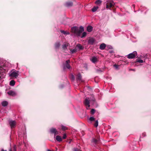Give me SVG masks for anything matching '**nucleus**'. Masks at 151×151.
<instances>
[{
    "label": "nucleus",
    "mask_w": 151,
    "mask_h": 151,
    "mask_svg": "<svg viewBox=\"0 0 151 151\" xmlns=\"http://www.w3.org/2000/svg\"><path fill=\"white\" fill-rule=\"evenodd\" d=\"M101 2L102 1L101 0H97L95 3L97 5H100L101 4Z\"/></svg>",
    "instance_id": "5701e85b"
},
{
    "label": "nucleus",
    "mask_w": 151,
    "mask_h": 151,
    "mask_svg": "<svg viewBox=\"0 0 151 151\" xmlns=\"http://www.w3.org/2000/svg\"><path fill=\"white\" fill-rule=\"evenodd\" d=\"M84 31V28L82 26L80 27V29H78L76 35L79 36Z\"/></svg>",
    "instance_id": "39448f33"
},
{
    "label": "nucleus",
    "mask_w": 151,
    "mask_h": 151,
    "mask_svg": "<svg viewBox=\"0 0 151 151\" xmlns=\"http://www.w3.org/2000/svg\"><path fill=\"white\" fill-rule=\"evenodd\" d=\"M72 140L71 139L69 140V141H68V142L69 144H70L71 143V142H72Z\"/></svg>",
    "instance_id": "c9c22d12"
},
{
    "label": "nucleus",
    "mask_w": 151,
    "mask_h": 151,
    "mask_svg": "<svg viewBox=\"0 0 151 151\" xmlns=\"http://www.w3.org/2000/svg\"><path fill=\"white\" fill-rule=\"evenodd\" d=\"M50 132L51 133L54 134L55 135H57L58 134V132L55 128H52L50 129Z\"/></svg>",
    "instance_id": "f8f14e48"
},
{
    "label": "nucleus",
    "mask_w": 151,
    "mask_h": 151,
    "mask_svg": "<svg viewBox=\"0 0 151 151\" xmlns=\"http://www.w3.org/2000/svg\"><path fill=\"white\" fill-rule=\"evenodd\" d=\"M62 129H63L64 130H66L67 129V128L66 127L64 126H62Z\"/></svg>",
    "instance_id": "473e14b6"
},
{
    "label": "nucleus",
    "mask_w": 151,
    "mask_h": 151,
    "mask_svg": "<svg viewBox=\"0 0 151 151\" xmlns=\"http://www.w3.org/2000/svg\"><path fill=\"white\" fill-rule=\"evenodd\" d=\"M93 100V101H94V99H93V100Z\"/></svg>",
    "instance_id": "a18cd8bd"
},
{
    "label": "nucleus",
    "mask_w": 151,
    "mask_h": 151,
    "mask_svg": "<svg viewBox=\"0 0 151 151\" xmlns=\"http://www.w3.org/2000/svg\"><path fill=\"white\" fill-rule=\"evenodd\" d=\"M1 151H7V150H4L3 149H1Z\"/></svg>",
    "instance_id": "79ce46f5"
},
{
    "label": "nucleus",
    "mask_w": 151,
    "mask_h": 151,
    "mask_svg": "<svg viewBox=\"0 0 151 151\" xmlns=\"http://www.w3.org/2000/svg\"><path fill=\"white\" fill-rule=\"evenodd\" d=\"M6 70L4 68L0 67V80L5 78Z\"/></svg>",
    "instance_id": "f03ea898"
},
{
    "label": "nucleus",
    "mask_w": 151,
    "mask_h": 151,
    "mask_svg": "<svg viewBox=\"0 0 151 151\" xmlns=\"http://www.w3.org/2000/svg\"><path fill=\"white\" fill-rule=\"evenodd\" d=\"M106 47V45L104 43H102L101 44L99 47L100 49L101 50H103L105 49Z\"/></svg>",
    "instance_id": "dca6fc26"
},
{
    "label": "nucleus",
    "mask_w": 151,
    "mask_h": 151,
    "mask_svg": "<svg viewBox=\"0 0 151 151\" xmlns=\"http://www.w3.org/2000/svg\"><path fill=\"white\" fill-rule=\"evenodd\" d=\"M87 33L86 32H84L82 36L81 37V38H83L85 37Z\"/></svg>",
    "instance_id": "a878e982"
},
{
    "label": "nucleus",
    "mask_w": 151,
    "mask_h": 151,
    "mask_svg": "<svg viewBox=\"0 0 151 151\" xmlns=\"http://www.w3.org/2000/svg\"><path fill=\"white\" fill-rule=\"evenodd\" d=\"M60 45L59 42H57L55 44V47L56 48H57L59 47Z\"/></svg>",
    "instance_id": "393cba45"
},
{
    "label": "nucleus",
    "mask_w": 151,
    "mask_h": 151,
    "mask_svg": "<svg viewBox=\"0 0 151 151\" xmlns=\"http://www.w3.org/2000/svg\"><path fill=\"white\" fill-rule=\"evenodd\" d=\"M95 112V110L93 109H92L91 111V114H93Z\"/></svg>",
    "instance_id": "c756f323"
},
{
    "label": "nucleus",
    "mask_w": 151,
    "mask_h": 151,
    "mask_svg": "<svg viewBox=\"0 0 151 151\" xmlns=\"http://www.w3.org/2000/svg\"><path fill=\"white\" fill-rule=\"evenodd\" d=\"M114 67H115L116 68H117L118 67V66L116 65H114Z\"/></svg>",
    "instance_id": "e433bc0d"
},
{
    "label": "nucleus",
    "mask_w": 151,
    "mask_h": 151,
    "mask_svg": "<svg viewBox=\"0 0 151 151\" xmlns=\"http://www.w3.org/2000/svg\"><path fill=\"white\" fill-rule=\"evenodd\" d=\"M95 41V39L93 38H90L88 41V43L90 45H93Z\"/></svg>",
    "instance_id": "9b49d317"
},
{
    "label": "nucleus",
    "mask_w": 151,
    "mask_h": 151,
    "mask_svg": "<svg viewBox=\"0 0 151 151\" xmlns=\"http://www.w3.org/2000/svg\"><path fill=\"white\" fill-rule=\"evenodd\" d=\"M97 141V140L96 139L94 138L92 140V142H94L95 143H96Z\"/></svg>",
    "instance_id": "c85d7f7f"
},
{
    "label": "nucleus",
    "mask_w": 151,
    "mask_h": 151,
    "mask_svg": "<svg viewBox=\"0 0 151 151\" xmlns=\"http://www.w3.org/2000/svg\"><path fill=\"white\" fill-rule=\"evenodd\" d=\"M9 123L12 128H14L16 124V121L12 120H9Z\"/></svg>",
    "instance_id": "0eeeda50"
},
{
    "label": "nucleus",
    "mask_w": 151,
    "mask_h": 151,
    "mask_svg": "<svg viewBox=\"0 0 151 151\" xmlns=\"http://www.w3.org/2000/svg\"><path fill=\"white\" fill-rule=\"evenodd\" d=\"M98 121L97 120L95 122V123L94 124V126L96 127H97L98 126Z\"/></svg>",
    "instance_id": "cd10ccee"
},
{
    "label": "nucleus",
    "mask_w": 151,
    "mask_h": 151,
    "mask_svg": "<svg viewBox=\"0 0 151 151\" xmlns=\"http://www.w3.org/2000/svg\"><path fill=\"white\" fill-rule=\"evenodd\" d=\"M78 27H74L71 28V32L76 35Z\"/></svg>",
    "instance_id": "1a4fd4ad"
},
{
    "label": "nucleus",
    "mask_w": 151,
    "mask_h": 151,
    "mask_svg": "<svg viewBox=\"0 0 151 151\" xmlns=\"http://www.w3.org/2000/svg\"><path fill=\"white\" fill-rule=\"evenodd\" d=\"M47 151H50V150H47Z\"/></svg>",
    "instance_id": "c03bdc74"
},
{
    "label": "nucleus",
    "mask_w": 151,
    "mask_h": 151,
    "mask_svg": "<svg viewBox=\"0 0 151 151\" xmlns=\"http://www.w3.org/2000/svg\"><path fill=\"white\" fill-rule=\"evenodd\" d=\"M97 10H92V12H95Z\"/></svg>",
    "instance_id": "58836bf2"
},
{
    "label": "nucleus",
    "mask_w": 151,
    "mask_h": 151,
    "mask_svg": "<svg viewBox=\"0 0 151 151\" xmlns=\"http://www.w3.org/2000/svg\"><path fill=\"white\" fill-rule=\"evenodd\" d=\"M104 4L106 6V9H110L111 8L113 9L114 3L112 0H108L104 3Z\"/></svg>",
    "instance_id": "f257e3e1"
},
{
    "label": "nucleus",
    "mask_w": 151,
    "mask_h": 151,
    "mask_svg": "<svg viewBox=\"0 0 151 151\" xmlns=\"http://www.w3.org/2000/svg\"><path fill=\"white\" fill-rule=\"evenodd\" d=\"M72 78H73V80H74V79L75 78H74V76L73 75H72Z\"/></svg>",
    "instance_id": "ea45409f"
},
{
    "label": "nucleus",
    "mask_w": 151,
    "mask_h": 151,
    "mask_svg": "<svg viewBox=\"0 0 151 151\" xmlns=\"http://www.w3.org/2000/svg\"><path fill=\"white\" fill-rule=\"evenodd\" d=\"M113 51H112V50H111V51H109V52H110V53H113Z\"/></svg>",
    "instance_id": "a19ab883"
},
{
    "label": "nucleus",
    "mask_w": 151,
    "mask_h": 151,
    "mask_svg": "<svg viewBox=\"0 0 151 151\" xmlns=\"http://www.w3.org/2000/svg\"><path fill=\"white\" fill-rule=\"evenodd\" d=\"M76 46L79 48V50H83V47L79 44H77Z\"/></svg>",
    "instance_id": "aec40b11"
},
{
    "label": "nucleus",
    "mask_w": 151,
    "mask_h": 151,
    "mask_svg": "<svg viewBox=\"0 0 151 151\" xmlns=\"http://www.w3.org/2000/svg\"><path fill=\"white\" fill-rule=\"evenodd\" d=\"M73 3L71 2H67L65 4V6L66 7H69L72 6Z\"/></svg>",
    "instance_id": "2eb2a0df"
},
{
    "label": "nucleus",
    "mask_w": 151,
    "mask_h": 151,
    "mask_svg": "<svg viewBox=\"0 0 151 151\" xmlns=\"http://www.w3.org/2000/svg\"><path fill=\"white\" fill-rule=\"evenodd\" d=\"M61 32L64 34L69 35L70 33L68 32L65 31L63 30H61Z\"/></svg>",
    "instance_id": "b1692460"
},
{
    "label": "nucleus",
    "mask_w": 151,
    "mask_h": 151,
    "mask_svg": "<svg viewBox=\"0 0 151 151\" xmlns=\"http://www.w3.org/2000/svg\"><path fill=\"white\" fill-rule=\"evenodd\" d=\"M18 73V71L15 70V71H13L10 75V76L11 77L17 78L19 75Z\"/></svg>",
    "instance_id": "423d86ee"
},
{
    "label": "nucleus",
    "mask_w": 151,
    "mask_h": 151,
    "mask_svg": "<svg viewBox=\"0 0 151 151\" xmlns=\"http://www.w3.org/2000/svg\"><path fill=\"white\" fill-rule=\"evenodd\" d=\"M1 104L2 106L5 107L8 105V103L6 101H4L1 102Z\"/></svg>",
    "instance_id": "a211bd4d"
},
{
    "label": "nucleus",
    "mask_w": 151,
    "mask_h": 151,
    "mask_svg": "<svg viewBox=\"0 0 151 151\" xmlns=\"http://www.w3.org/2000/svg\"><path fill=\"white\" fill-rule=\"evenodd\" d=\"M7 93L9 95L15 96L16 95L15 92L13 91H9L7 92Z\"/></svg>",
    "instance_id": "ddd939ff"
},
{
    "label": "nucleus",
    "mask_w": 151,
    "mask_h": 151,
    "mask_svg": "<svg viewBox=\"0 0 151 151\" xmlns=\"http://www.w3.org/2000/svg\"><path fill=\"white\" fill-rule=\"evenodd\" d=\"M71 52L72 53H73L75 52H76L77 51V50L76 49H74L73 50H70Z\"/></svg>",
    "instance_id": "bb28decb"
},
{
    "label": "nucleus",
    "mask_w": 151,
    "mask_h": 151,
    "mask_svg": "<svg viewBox=\"0 0 151 151\" xmlns=\"http://www.w3.org/2000/svg\"><path fill=\"white\" fill-rule=\"evenodd\" d=\"M14 150L15 151H16V150L15 149V148H14Z\"/></svg>",
    "instance_id": "49530a36"
},
{
    "label": "nucleus",
    "mask_w": 151,
    "mask_h": 151,
    "mask_svg": "<svg viewBox=\"0 0 151 151\" xmlns=\"http://www.w3.org/2000/svg\"><path fill=\"white\" fill-rule=\"evenodd\" d=\"M137 62H138L139 63H143V60L141 59H139V60L138 59L137 60Z\"/></svg>",
    "instance_id": "2f4dec72"
},
{
    "label": "nucleus",
    "mask_w": 151,
    "mask_h": 151,
    "mask_svg": "<svg viewBox=\"0 0 151 151\" xmlns=\"http://www.w3.org/2000/svg\"><path fill=\"white\" fill-rule=\"evenodd\" d=\"M137 53L136 51H134L133 52L127 55V57L129 59L134 58L137 55Z\"/></svg>",
    "instance_id": "7ed1b4c3"
},
{
    "label": "nucleus",
    "mask_w": 151,
    "mask_h": 151,
    "mask_svg": "<svg viewBox=\"0 0 151 151\" xmlns=\"http://www.w3.org/2000/svg\"><path fill=\"white\" fill-rule=\"evenodd\" d=\"M15 84V82L13 80L11 81L10 82V85L12 86H13Z\"/></svg>",
    "instance_id": "412c9836"
},
{
    "label": "nucleus",
    "mask_w": 151,
    "mask_h": 151,
    "mask_svg": "<svg viewBox=\"0 0 151 151\" xmlns=\"http://www.w3.org/2000/svg\"><path fill=\"white\" fill-rule=\"evenodd\" d=\"M76 79L77 81H79V82H83V81L82 79V77L81 75L79 73L78 74L76 77Z\"/></svg>",
    "instance_id": "9d476101"
},
{
    "label": "nucleus",
    "mask_w": 151,
    "mask_h": 151,
    "mask_svg": "<svg viewBox=\"0 0 151 151\" xmlns=\"http://www.w3.org/2000/svg\"><path fill=\"white\" fill-rule=\"evenodd\" d=\"M55 139L57 141L59 142L62 141V140L61 137L59 136H57L55 138Z\"/></svg>",
    "instance_id": "6ab92c4d"
},
{
    "label": "nucleus",
    "mask_w": 151,
    "mask_h": 151,
    "mask_svg": "<svg viewBox=\"0 0 151 151\" xmlns=\"http://www.w3.org/2000/svg\"><path fill=\"white\" fill-rule=\"evenodd\" d=\"M91 60L93 63H95L97 61V59L96 57L94 56L92 57Z\"/></svg>",
    "instance_id": "4468645a"
},
{
    "label": "nucleus",
    "mask_w": 151,
    "mask_h": 151,
    "mask_svg": "<svg viewBox=\"0 0 151 151\" xmlns=\"http://www.w3.org/2000/svg\"><path fill=\"white\" fill-rule=\"evenodd\" d=\"M90 102H91V100L89 99V98H86L85 99L84 102V104L86 106L87 109H89Z\"/></svg>",
    "instance_id": "20e7f679"
},
{
    "label": "nucleus",
    "mask_w": 151,
    "mask_h": 151,
    "mask_svg": "<svg viewBox=\"0 0 151 151\" xmlns=\"http://www.w3.org/2000/svg\"><path fill=\"white\" fill-rule=\"evenodd\" d=\"M78 150L77 148H74L73 149V151H78Z\"/></svg>",
    "instance_id": "4c0bfd02"
},
{
    "label": "nucleus",
    "mask_w": 151,
    "mask_h": 151,
    "mask_svg": "<svg viewBox=\"0 0 151 151\" xmlns=\"http://www.w3.org/2000/svg\"><path fill=\"white\" fill-rule=\"evenodd\" d=\"M9 151H12V149L11 148H10V149H9Z\"/></svg>",
    "instance_id": "37998d69"
},
{
    "label": "nucleus",
    "mask_w": 151,
    "mask_h": 151,
    "mask_svg": "<svg viewBox=\"0 0 151 151\" xmlns=\"http://www.w3.org/2000/svg\"><path fill=\"white\" fill-rule=\"evenodd\" d=\"M68 46V43H66L63 45L62 47L64 49H67V47Z\"/></svg>",
    "instance_id": "4be33fe9"
},
{
    "label": "nucleus",
    "mask_w": 151,
    "mask_h": 151,
    "mask_svg": "<svg viewBox=\"0 0 151 151\" xmlns=\"http://www.w3.org/2000/svg\"><path fill=\"white\" fill-rule=\"evenodd\" d=\"M99 7L98 6H94L91 9H97Z\"/></svg>",
    "instance_id": "72a5a7b5"
},
{
    "label": "nucleus",
    "mask_w": 151,
    "mask_h": 151,
    "mask_svg": "<svg viewBox=\"0 0 151 151\" xmlns=\"http://www.w3.org/2000/svg\"><path fill=\"white\" fill-rule=\"evenodd\" d=\"M66 135L65 134L63 136V139H65L66 138Z\"/></svg>",
    "instance_id": "f704fd0d"
},
{
    "label": "nucleus",
    "mask_w": 151,
    "mask_h": 151,
    "mask_svg": "<svg viewBox=\"0 0 151 151\" xmlns=\"http://www.w3.org/2000/svg\"><path fill=\"white\" fill-rule=\"evenodd\" d=\"M70 62V61L69 60H68L66 61V64L65 65H63V68L64 69H65L66 68L68 69L70 68V65L69 64Z\"/></svg>",
    "instance_id": "6e6552de"
},
{
    "label": "nucleus",
    "mask_w": 151,
    "mask_h": 151,
    "mask_svg": "<svg viewBox=\"0 0 151 151\" xmlns=\"http://www.w3.org/2000/svg\"><path fill=\"white\" fill-rule=\"evenodd\" d=\"M93 28L91 26L89 25L87 27V30L89 32H90L92 31L93 30Z\"/></svg>",
    "instance_id": "f3484780"
},
{
    "label": "nucleus",
    "mask_w": 151,
    "mask_h": 151,
    "mask_svg": "<svg viewBox=\"0 0 151 151\" xmlns=\"http://www.w3.org/2000/svg\"><path fill=\"white\" fill-rule=\"evenodd\" d=\"M89 120L91 121H93L94 120L95 118L93 117H91L89 118Z\"/></svg>",
    "instance_id": "7c9ffc66"
}]
</instances>
